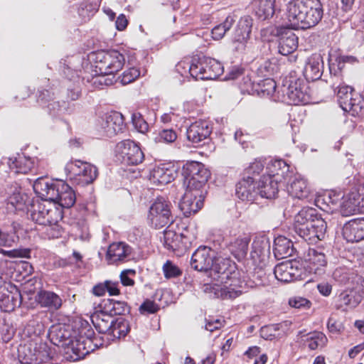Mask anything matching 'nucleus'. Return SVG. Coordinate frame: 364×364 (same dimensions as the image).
Returning a JSON list of instances; mask_svg holds the SVG:
<instances>
[{"instance_id":"nucleus-54","label":"nucleus","mask_w":364,"mask_h":364,"mask_svg":"<svg viewBox=\"0 0 364 364\" xmlns=\"http://www.w3.org/2000/svg\"><path fill=\"white\" fill-rule=\"evenodd\" d=\"M350 108L345 110V112H351L353 115L363 116L364 115V97L354 98L351 102Z\"/></svg>"},{"instance_id":"nucleus-6","label":"nucleus","mask_w":364,"mask_h":364,"mask_svg":"<svg viewBox=\"0 0 364 364\" xmlns=\"http://www.w3.org/2000/svg\"><path fill=\"white\" fill-rule=\"evenodd\" d=\"M284 100L288 104H308L310 102V93L307 85L299 78L286 79L282 87Z\"/></svg>"},{"instance_id":"nucleus-31","label":"nucleus","mask_w":364,"mask_h":364,"mask_svg":"<svg viewBox=\"0 0 364 364\" xmlns=\"http://www.w3.org/2000/svg\"><path fill=\"white\" fill-rule=\"evenodd\" d=\"M57 198L56 200H53V203L66 208L72 207L76 200L75 191L63 181L60 182Z\"/></svg>"},{"instance_id":"nucleus-29","label":"nucleus","mask_w":364,"mask_h":364,"mask_svg":"<svg viewBox=\"0 0 364 364\" xmlns=\"http://www.w3.org/2000/svg\"><path fill=\"white\" fill-rule=\"evenodd\" d=\"M304 257V268L310 273L321 274V268L326 264V257L322 252H307Z\"/></svg>"},{"instance_id":"nucleus-36","label":"nucleus","mask_w":364,"mask_h":364,"mask_svg":"<svg viewBox=\"0 0 364 364\" xmlns=\"http://www.w3.org/2000/svg\"><path fill=\"white\" fill-rule=\"evenodd\" d=\"M254 10L259 20L271 18L275 12V0H255Z\"/></svg>"},{"instance_id":"nucleus-56","label":"nucleus","mask_w":364,"mask_h":364,"mask_svg":"<svg viewBox=\"0 0 364 364\" xmlns=\"http://www.w3.org/2000/svg\"><path fill=\"white\" fill-rule=\"evenodd\" d=\"M163 272L166 279L177 277L182 274L180 269L169 260H167L163 265Z\"/></svg>"},{"instance_id":"nucleus-28","label":"nucleus","mask_w":364,"mask_h":364,"mask_svg":"<svg viewBox=\"0 0 364 364\" xmlns=\"http://www.w3.org/2000/svg\"><path fill=\"white\" fill-rule=\"evenodd\" d=\"M281 183L277 178H272L271 176L263 175L257 186L259 191V196L271 199L274 198L279 191L278 184Z\"/></svg>"},{"instance_id":"nucleus-45","label":"nucleus","mask_w":364,"mask_h":364,"mask_svg":"<svg viewBox=\"0 0 364 364\" xmlns=\"http://www.w3.org/2000/svg\"><path fill=\"white\" fill-rule=\"evenodd\" d=\"M328 339L326 335L321 331H314L306 335V343L309 348L311 350H316L319 347L326 346Z\"/></svg>"},{"instance_id":"nucleus-42","label":"nucleus","mask_w":364,"mask_h":364,"mask_svg":"<svg viewBox=\"0 0 364 364\" xmlns=\"http://www.w3.org/2000/svg\"><path fill=\"white\" fill-rule=\"evenodd\" d=\"M48 336L52 343L59 346L61 342L69 339L70 333L65 329L64 326L58 324L53 325L50 328Z\"/></svg>"},{"instance_id":"nucleus-37","label":"nucleus","mask_w":364,"mask_h":364,"mask_svg":"<svg viewBox=\"0 0 364 364\" xmlns=\"http://www.w3.org/2000/svg\"><path fill=\"white\" fill-rule=\"evenodd\" d=\"M289 195L299 199L306 198L309 194V189L304 178L294 176L287 186Z\"/></svg>"},{"instance_id":"nucleus-15","label":"nucleus","mask_w":364,"mask_h":364,"mask_svg":"<svg viewBox=\"0 0 364 364\" xmlns=\"http://www.w3.org/2000/svg\"><path fill=\"white\" fill-rule=\"evenodd\" d=\"M277 280L284 283L302 279V268L295 260H287L277 264L274 270Z\"/></svg>"},{"instance_id":"nucleus-63","label":"nucleus","mask_w":364,"mask_h":364,"mask_svg":"<svg viewBox=\"0 0 364 364\" xmlns=\"http://www.w3.org/2000/svg\"><path fill=\"white\" fill-rule=\"evenodd\" d=\"M132 122L135 129L141 133H145L149 129V125L139 114L132 115Z\"/></svg>"},{"instance_id":"nucleus-9","label":"nucleus","mask_w":364,"mask_h":364,"mask_svg":"<svg viewBox=\"0 0 364 364\" xmlns=\"http://www.w3.org/2000/svg\"><path fill=\"white\" fill-rule=\"evenodd\" d=\"M149 220L151 226L160 229L172 222L171 203L163 197H159L149 208Z\"/></svg>"},{"instance_id":"nucleus-22","label":"nucleus","mask_w":364,"mask_h":364,"mask_svg":"<svg viewBox=\"0 0 364 364\" xmlns=\"http://www.w3.org/2000/svg\"><path fill=\"white\" fill-rule=\"evenodd\" d=\"M343 236L349 242H357L364 239V218L353 219L343 228Z\"/></svg>"},{"instance_id":"nucleus-51","label":"nucleus","mask_w":364,"mask_h":364,"mask_svg":"<svg viewBox=\"0 0 364 364\" xmlns=\"http://www.w3.org/2000/svg\"><path fill=\"white\" fill-rule=\"evenodd\" d=\"M258 86L259 89H257V91L262 93L264 96L272 95L275 92L277 88L276 82L271 78H267L262 81Z\"/></svg>"},{"instance_id":"nucleus-24","label":"nucleus","mask_w":364,"mask_h":364,"mask_svg":"<svg viewBox=\"0 0 364 364\" xmlns=\"http://www.w3.org/2000/svg\"><path fill=\"white\" fill-rule=\"evenodd\" d=\"M176 173L173 166L160 164L151 170L149 179L156 186H163L173 181Z\"/></svg>"},{"instance_id":"nucleus-7","label":"nucleus","mask_w":364,"mask_h":364,"mask_svg":"<svg viewBox=\"0 0 364 364\" xmlns=\"http://www.w3.org/2000/svg\"><path fill=\"white\" fill-rule=\"evenodd\" d=\"M268 33L272 36H279L278 50L280 54L289 55L298 48V37L291 29L270 26L261 30L262 37H267Z\"/></svg>"},{"instance_id":"nucleus-21","label":"nucleus","mask_w":364,"mask_h":364,"mask_svg":"<svg viewBox=\"0 0 364 364\" xmlns=\"http://www.w3.org/2000/svg\"><path fill=\"white\" fill-rule=\"evenodd\" d=\"M255 179L250 176L243 178L236 185V196L243 201L254 202L259 197Z\"/></svg>"},{"instance_id":"nucleus-59","label":"nucleus","mask_w":364,"mask_h":364,"mask_svg":"<svg viewBox=\"0 0 364 364\" xmlns=\"http://www.w3.org/2000/svg\"><path fill=\"white\" fill-rule=\"evenodd\" d=\"M252 250H269L270 244L265 236H256L252 243Z\"/></svg>"},{"instance_id":"nucleus-11","label":"nucleus","mask_w":364,"mask_h":364,"mask_svg":"<svg viewBox=\"0 0 364 364\" xmlns=\"http://www.w3.org/2000/svg\"><path fill=\"white\" fill-rule=\"evenodd\" d=\"M118 160L124 164L135 166L141 164L144 159L141 148L131 140H124L116 146Z\"/></svg>"},{"instance_id":"nucleus-53","label":"nucleus","mask_w":364,"mask_h":364,"mask_svg":"<svg viewBox=\"0 0 364 364\" xmlns=\"http://www.w3.org/2000/svg\"><path fill=\"white\" fill-rule=\"evenodd\" d=\"M82 257V255L78 252H73V254L68 258L56 259L53 262V265L55 267H64L67 265L77 263L78 262L81 261Z\"/></svg>"},{"instance_id":"nucleus-55","label":"nucleus","mask_w":364,"mask_h":364,"mask_svg":"<svg viewBox=\"0 0 364 364\" xmlns=\"http://www.w3.org/2000/svg\"><path fill=\"white\" fill-rule=\"evenodd\" d=\"M264 167V163L261 160L256 159L245 168L244 176H250L254 178L255 176L259 175L263 171Z\"/></svg>"},{"instance_id":"nucleus-19","label":"nucleus","mask_w":364,"mask_h":364,"mask_svg":"<svg viewBox=\"0 0 364 364\" xmlns=\"http://www.w3.org/2000/svg\"><path fill=\"white\" fill-rule=\"evenodd\" d=\"M204 196L202 192L195 191L186 188V191L181 200L179 207L185 216L197 213L203 206Z\"/></svg>"},{"instance_id":"nucleus-3","label":"nucleus","mask_w":364,"mask_h":364,"mask_svg":"<svg viewBox=\"0 0 364 364\" xmlns=\"http://www.w3.org/2000/svg\"><path fill=\"white\" fill-rule=\"evenodd\" d=\"M294 228L304 240L314 242L323 238L327 227L316 209L304 207L295 215Z\"/></svg>"},{"instance_id":"nucleus-32","label":"nucleus","mask_w":364,"mask_h":364,"mask_svg":"<svg viewBox=\"0 0 364 364\" xmlns=\"http://www.w3.org/2000/svg\"><path fill=\"white\" fill-rule=\"evenodd\" d=\"M93 326L100 333H109L111 327L113 325L114 318L108 313L102 309L99 312L95 313L91 316Z\"/></svg>"},{"instance_id":"nucleus-48","label":"nucleus","mask_w":364,"mask_h":364,"mask_svg":"<svg viewBox=\"0 0 364 364\" xmlns=\"http://www.w3.org/2000/svg\"><path fill=\"white\" fill-rule=\"evenodd\" d=\"M16 224H12L11 233L0 231V247H12L18 240V237L16 235Z\"/></svg>"},{"instance_id":"nucleus-17","label":"nucleus","mask_w":364,"mask_h":364,"mask_svg":"<svg viewBox=\"0 0 364 364\" xmlns=\"http://www.w3.org/2000/svg\"><path fill=\"white\" fill-rule=\"evenodd\" d=\"M60 182L59 180L54 181L48 177H41L35 181L33 187L39 198L50 203L58 198Z\"/></svg>"},{"instance_id":"nucleus-30","label":"nucleus","mask_w":364,"mask_h":364,"mask_svg":"<svg viewBox=\"0 0 364 364\" xmlns=\"http://www.w3.org/2000/svg\"><path fill=\"white\" fill-rule=\"evenodd\" d=\"M362 300L361 296L353 289H347L338 296L337 309L347 311L355 308Z\"/></svg>"},{"instance_id":"nucleus-38","label":"nucleus","mask_w":364,"mask_h":364,"mask_svg":"<svg viewBox=\"0 0 364 364\" xmlns=\"http://www.w3.org/2000/svg\"><path fill=\"white\" fill-rule=\"evenodd\" d=\"M45 332L44 324L38 318L31 319L24 328L23 333L30 338L28 342L39 343L41 336Z\"/></svg>"},{"instance_id":"nucleus-58","label":"nucleus","mask_w":364,"mask_h":364,"mask_svg":"<svg viewBox=\"0 0 364 364\" xmlns=\"http://www.w3.org/2000/svg\"><path fill=\"white\" fill-rule=\"evenodd\" d=\"M115 81L114 74H103L100 73L99 75L92 78V82L95 85H111Z\"/></svg>"},{"instance_id":"nucleus-35","label":"nucleus","mask_w":364,"mask_h":364,"mask_svg":"<svg viewBox=\"0 0 364 364\" xmlns=\"http://www.w3.org/2000/svg\"><path fill=\"white\" fill-rule=\"evenodd\" d=\"M289 166L282 159L271 160L267 166V173L272 178L282 182L289 176Z\"/></svg>"},{"instance_id":"nucleus-10","label":"nucleus","mask_w":364,"mask_h":364,"mask_svg":"<svg viewBox=\"0 0 364 364\" xmlns=\"http://www.w3.org/2000/svg\"><path fill=\"white\" fill-rule=\"evenodd\" d=\"M95 68L103 74H114L119 71L125 62L124 55L119 51L113 50L102 52L97 55Z\"/></svg>"},{"instance_id":"nucleus-1","label":"nucleus","mask_w":364,"mask_h":364,"mask_svg":"<svg viewBox=\"0 0 364 364\" xmlns=\"http://www.w3.org/2000/svg\"><path fill=\"white\" fill-rule=\"evenodd\" d=\"M191 264L197 271H208V277L215 281L226 282L231 279V285L237 284L239 273L228 259L215 258L209 252H193Z\"/></svg>"},{"instance_id":"nucleus-26","label":"nucleus","mask_w":364,"mask_h":364,"mask_svg":"<svg viewBox=\"0 0 364 364\" xmlns=\"http://www.w3.org/2000/svg\"><path fill=\"white\" fill-rule=\"evenodd\" d=\"M36 301L41 308L47 309L49 311L58 310L63 304L62 299L53 291L41 290L36 295Z\"/></svg>"},{"instance_id":"nucleus-40","label":"nucleus","mask_w":364,"mask_h":364,"mask_svg":"<svg viewBox=\"0 0 364 364\" xmlns=\"http://www.w3.org/2000/svg\"><path fill=\"white\" fill-rule=\"evenodd\" d=\"M38 102L43 107H46L51 115H56L60 110L59 102L51 99V95L49 90H38Z\"/></svg>"},{"instance_id":"nucleus-41","label":"nucleus","mask_w":364,"mask_h":364,"mask_svg":"<svg viewBox=\"0 0 364 364\" xmlns=\"http://www.w3.org/2000/svg\"><path fill=\"white\" fill-rule=\"evenodd\" d=\"M103 308L106 312L112 315H124L129 312L127 304L122 301L106 299L102 301Z\"/></svg>"},{"instance_id":"nucleus-60","label":"nucleus","mask_w":364,"mask_h":364,"mask_svg":"<svg viewBox=\"0 0 364 364\" xmlns=\"http://www.w3.org/2000/svg\"><path fill=\"white\" fill-rule=\"evenodd\" d=\"M177 139V134L176 132L172 129H163L159 134V136L156 139L159 141L170 144L173 143Z\"/></svg>"},{"instance_id":"nucleus-43","label":"nucleus","mask_w":364,"mask_h":364,"mask_svg":"<svg viewBox=\"0 0 364 364\" xmlns=\"http://www.w3.org/2000/svg\"><path fill=\"white\" fill-rule=\"evenodd\" d=\"M205 72V80H215L223 73V67L215 59L207 57Z\"/></svg>"},{"instance_id":"nucleus-8","label":"nucleus","mask_w":364,"mask_h":364,"mask_svg":"<svg viewBox=\"0 0 364 364\" xmlns=\"http://www.w3.org/2000/svg\"><path fill=\"white\" fill-rule=\"evenodd\" d=\"M186 187L195 191L202 192L209 178V171L198 162H192L184 168Z\"/></svg>"},{"instance_id":"nucleus-18","label":"nucleus","mask_w":364,"mask_h":364,"mask_svg":"<svg viewBox=\"0 0 364 364\" xmlns=\"http://www.w3.org/2000/svg\"><path fill=\"white\" fill-rule=\"evenodd\" d=\"M205 56H194L191 63L180 62L176 65V70L185 75L188 73L196 80H205V72L206 68Z\"/></svg>"},{"instance_id":"nucleus-47","label":"nucleus","mask_w":364,"mask_h":364,"mask_svg":"<svg viewBox=\"0 0 364 364\" xmlns=\"http://www.w3.org/2000/svg\"><path fill=\"white\" fill-rule=\"evenodd\" d=\"M129 331L128 323L123 318H114L113 325L111 327L109 335L114 338H120L124 337Z\"/></svg>"},{"instance_id":"nucleus-64","label":"nucleus","mask_w":364,"mask_h":364,"mask_svg":"<svg viewBox=\"0 0 364 364\" xmlns=\"http://www.w3.org/2000/svg\"><path fill=\"white\" fill-rule=\"evenodd\" d=\"M45 227V232L49 238H58L61 235L62 230L58 223H48Z\"/></svg>"},{"instance_id":"nucleus-2","label":"nucleus","mask_w":364,"mask_h":364,"mask_svg":"<svg viewBox=\"0 0 364 364\" xmlns=\"http://www.w3.org/2000/svg\"><path fill=\"white\" fill-rule=\"evenodd\" d=\"M286 10L291 25L303 30L316 26L323 16L320 0H291L287 4Z\"/></svg>"},{"instance_id":"nucleus-13","label":"nucleus","mask_w":364,"mask_h":364,"mask_svg":"<svg viewBox=\"0 0 364 364\" xmlns=\"http://www.w3.org/2000/svg\"><path fill=\"white\" fill-rule=\"evenodd\" d=\"M65 169L73 176H77V180L84 185L92 183L98 175L96 166L80 160L70 161L67 164Z\"/></svg>"},{"instance_id":"nucleus-34","label":"nucleus","mask_w":364,"mask_h":364,"mask_svg":"<svg viewBox=\"0 0 364 364\" xmlns=\"http://www.w3.org/2000/svg\"><path fill=\"white\" fill-rule=\"evenodd\" d=\"M252 18L250 16H244L237 22L235 30L233 41L244 44L250 37L252 27Z\"/></svg>"},{"instance_id":"nucleus-20","label":"nucleus","mask_w":364,"mask_h":364,"mask_svg":"<svg viewBox=\"0 0 364 364\" xmlns=\"http://www.w3.org/2000/svg\"><path fill=\"white\" fill-rule=\"evenodd\" d=\"M213 282V284H204L203 286V291L206 294H209L210 296L232 298L235 297L237 294V291H235V287L240 285V282L237 279V284L231 285V279H227L226 282H220L211 279Z\"/></svg>"},{"instance_id":"nucleus-27","label":"nucleus","mask_w":364,"mask_h":364,"mask_svg":"<svg viewBox=\"0 0 364 364\" xmlns=\"http://www.w3.org/2000/svg\"><path fill=\"white\" fill-rule=\"evenodd\" d=\"M5 161L11 171L15 174H26L33 167V161L30 157H27L23 154H18L17 156L5 158Z\"/></svg>"},{"instance_id":"nucleus-50","label":"nucleus","mask_w":364,"mask_h":364,"mask_svg":"<svg viewBox=\"0 0 364 364\" xmlns=\"http://www.w3.org/2000/svg\"><path fill=\"white\" fill-rule=\"evenodd\" d=\"M289 249L296 250L291 240L284 236H279L274 239L273 250H289Z\"/></svg>"},{"instance_id":"nucleus-46","label":"nucleus","mask_w":364,"mask_h":364,"mask_svg":"<svg viewBox=\"0 0 364 364\" xmlns=\"http://www.w3.org/2000/svg\"><path fill=\"white\" fill-rule=\"evenodd\" d=\"M27 200L28 196L22 193L21 188L16 185L13 193L8 198V204L16 210H23Z\"/></svg>"},{"instance_id":"nucleus-5","label":"nucleus","mask_w":364,"mask_h":364,"mask_svg":"<svg viewBox=\"0 0 364 364\" xmlns=\"http://www.w3.org/2000/svg\"><path fill=\"white\" fill-rule=\"evenodd\" d=\"M94 334L93 330L87 323L82 324L78 335L70 340V348L75 355L74 360L85 358L99 347L98 344L94 342Z\"/></svg>"},{"instance_id":"nucleus-61","label":"nucleus","mask_w":364,"mask_h":364,"mask_svg":"<svg viewBox=\"0 0 364 364\" xmlns=\"http://www.w3.org/2000/svg\"><path fill=\"white\" fill-rule=\"evenodd\" d=\"M250 242V237L247 235L239 236L231 243L230 247L235 250H247Z\"/></svg>"},{"instance_id":"nucleus-4","label":"nucleus","mask_w":364,"mask_h":364,"mask_svg":"<svg viewBox=\"0 0 364 364\" xmlns=\"http://www.w3.org/2000/svg\"><path fill=\"white\" fill-rule=\"evenodd\" d=\"M18 355L22 364H46L53 359L54 353L45 343L28 342L19 346Z\"/></svg>"},{"instance_id":"nucleus-39","label":"nucleus","mask_w":364,"mask_h":364,"mask_svg":"<svg viewBox=\"0 0 364 364\" xmlns=\"http://www.w3.org/2000/svg\"><path fill=\"white\" fill-rule=\"evenodd\" d=\"M3 254L4 259L1 260L0 266L1 268L6 267L8 268L6 275H9L13 273L14 270L18 268V260H14L15 258L27 257V254L30 252H1Z\"/></svg>"},{"instance_id":"nucleus-14","label":"nucleus","mask_w":364,"mask_h":364,"mask_svg":"<svg viewBox=\"0 0 364 364\" xmlns=\"http://www.w3.org/2000/svg\"><path fill=\"white\" fill-rule=\"evenodd\" d=\"M0 283L1 280L0 279ZM22 296L16 286L10 284H0V309L5 312H11L20 307Z\"/></svg>"},{"instance_id":"nucleus-57","label":"nucleus","mask_w":364,"mask_h":364,"mask_svg":"<svg viewBox=\"0 0 364 364\" xmlns=\"http://www.w3.org/2000/svg\"><path fill=\"white\" fill-rule=\"evenodd\" d=\"M139 70L135 68H130L125 70L119 77L122 85H127L135 80L139 76Z\"/></svg>"},{"instance_id":"nucleus-23","label":"nucleus","mask_w":364,"mask_h":364,"mask_svg":"<svg viewBox=\"0 0 364 364\" xmlns=\"http://www.w3.org/2000/svg\"><path fill=\"white\" fill-rule=\"evenodd\" d=\"M212 132V127L207 121L199 120L191 124L187 129V139L193 144H199L206 139Z\"/></svg>"},{"instance_id":"nucleus-33","label":"nucleus","mask_w":364,"mask_h":364,"mask_svg":"<svg viewBox=\"0 0 364 364\" xmlns=\"http://www.w3.org/2000/svg\"><path fill=\"white\" fill-rule=\"evenodd\" d=\"M357 62L356 58L351 55H340L336 57L334 60L331 59L329 63V71L331 78L334 80H342V70L346 63L353 64Z\"/></svg>"},{"instance_id":"nucleus-16","label":"nucleus","mask_w":364,"mask_h":364,"mask_svg":"<svg viewBox=\"0 0 364 364\" xmlns=\"http://www.w3.org/2000/svg\"><path fill=\"white\" fill-rule=\"evenodd\" d=\"M125 128L124 117L117 112L106 114L99 120V130L108 137H112Z\"/></svg>"},{"instance_id":"nucleus-62","label":"nucleus","mask_w":364,"mask_h":364,"mask_svg":"<svg viewBox=\"0 0 364 364\" xmlns=\"http://www.w3.org/2000/svg\"><path fill=\"white\" fill-rule=\"evenodd\" d=\"M289 304L296 309H309L311 307V301L301 296H295L289 299Z\"/></svg>"},{"instance_id":"nucleus-44","label":"nucleus","mask_w":364,"mask_h":364,"mask_svg":"<svg viewBox=\"0 0 364 364\" xmlns=\"http://www.w3.org/2000/svg\"><path fill=\"white\" fill-rule=\"evenodd\" d=\"M235 22V16L233 15H228L222 23L215 26L212 29L211 33L213 39L220 40L223 38L226 32L230 29Z\"/></svg>"},{"instance_id":"nucleus-49","label":"nucleus","mask_w":364,"mask_h":364,"mask_svg":"<svg viewBox=\"0 0 364 364\" xmlns=\"http://www.w3.org/2000/svg\"><path fill=\"white\" fill-rule=\"evenodd\" d=\"M132 252H122L117 255L115 252H106V260L109 264H119L132 259Z\"/></svg>"},{"instance_id":"nucleus-25","label":"nucleus","mask_w":364,"mask_h":364,"mask_svg":"<svg viewBox=\"0 0 364 364\" xmlns=\"http://www.w3.org/2000/svg\"><path fill=\"white\" fill-rule=\"evenodd\" d=\"M323 71V62L320 54L314 53L308 58L304 69V75L308 81L321 78Z\"/></svg>"},{"instance_id":"nucleus-12","label":"nucleus","mask_w":364,"mask_h":364,"mask_svg":"<svg viewBox=\"0 0 364 364\" xmlns=\"http://www.w3.org/2000/svg\"><path fill=\"white\" fill-rule=\"evenodd\" d=\"M31 212V220L43 226L48 223H58L63 218L60 210L55 207H48L44 203H34Z\"/></svg>"},{"instance_id":"nucleus-52","label":"nucleus","mask_w":364,"mask_h":364,"mask_svg":"<svg viewBox=\"0 0 364 364\" xmlns=\"http://www.w3.org/2000/svg\"><path fill=\"white\" fill-rule=\"evenodd\" d=\"M269 255L266 252H250V259L253 265L259 269L264 267L268 263Z\"/></svg>"}]
</instances>
